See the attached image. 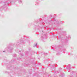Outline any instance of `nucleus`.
<instances>
[{
	"label": "nucleus",
	"instance_id": "1",
	"mask_svg": "<svg viewBox=\"0 0 77 77\" xmlns=\"http://www.w3.org/2000/svg\"><path fill=\"white\" fill-rule=\"evenodd\" d=\"M3 52H5V51H3Z\"/></svg>",
	"mask_w": 77,
	"mask_h": 77
}]
</instances>
